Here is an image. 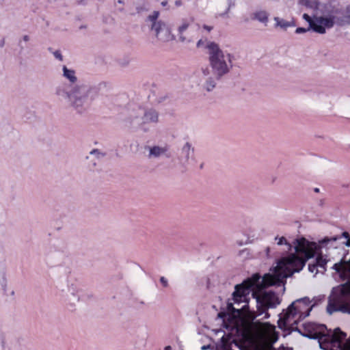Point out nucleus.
<instances>
[{"instance_id": "obj_7", "label": "nucleus", "mask_w": 350, "mask_h": 350, "mask_svg": "<svg viewBox=\"0 0 350 350\" xmlns=\"http://www.w3.org/2000/svg\"><path fill=\"white\" fill-rule=\"evenodd\" d=\"M310 299L308 297H304L293 301L287 308L286 312L284 314L283 321L286 323L292 319L299 314V321L304 320L310 315L312 308L315 306L313 304L310 306Z\"/></svg>"}, {"instance_id": "obj_15", "label": "nucleus", "mask_w": 350, "mask_h": 350, "mask_svg": "<svg viewBox=\"0 0 350 350\" xmlns=\"http://www.w3.org/2000/svg\"><path fill=\"white\" fill-rule=\"evenodd\" d=\"M269 13L265 10H256L251 14V19L252 21H257L267 26L269 21Z\"/></svg>"}, {"instance_id": "obj_17", "label": "nucleus", "mask_w": 350, "mask_h": 350, "mask_svg": "<svg viewBox=\"0 0 350 350\" xmlns=\"http://www.w3.org/2000/svg\"><path fill=\"white\" fill-rule=\"evenodd\" d=\"M274 21H275V27H280L284 30L289 27L296 26V23L294 19H292L291 21H286L283 18L275 16L274 17Z\"/></svg>"}, {"instance_id": "obj_49", "label": "nucleus", "mask_w": 350, "mask_h": 350, "mask_svg": "<svg viewBox=\"0 0 350 350\" xmlns=\"http://www.w3.org/2000/svg\"><path fill=\"white\" fill-rule=\"evenodd\" d=\"M78 4H83V0H75Z\"/></svg>"}, {"instance_id": "obj_22", "label": "nucleus", "mask_w": 350, "mask_h": 350, "mask_svg": "<svg viewBox=\"0 0 350 350\" xmlns=\"http://www.w3.org/2000/svg\"><path fill=\"white\" fill-rule=\"evenodd\" d=\"M159 16V12L154 11L151 14H150L147 17V21L152 22V25H154L155 24L163 23V21H157Z\"/></svg>"}, {"instance_id": "obj_25", "label": "nucleus", "mask_w": 350, "mask_h": 350, "mask_svg": "<svg viewBox=\"0 0 350 350\" xmlns=\"http://www.w3.org/2000/svg\"><path fill=\"white\" fill-rule=\"evenodd\" d=\"M235 5V0H228V8L225 10L224 12L221 13L219 14L221 17H226L227 16L228 12H230V9Z\"/></svg>"}, {"instance_id": "obj_11", "label": "nucleus", "mask_w": 350, "mask_h": 350, "mask_svg": "<svg viewBox=\"0 0 350 350\" xmlns=\"http://www.w3.org/2000/svg\"><path fill=\"white\" fill-rule=\"evenodd\" d=\"M302 17L308 23L310 28H312L313 31L320 34L325 33V29L323 27L322 16H313L311 17L308 14H304Z\"/></svg>"}, {"instance_id": "obj_40", "label": "nucleus", "mask_w": 350, "mask_h": 350, "mask_svg": "<svg viewBox=\"0 0 350 350\" xmlns=\"http://www.w3.org/2000/svg\"><path fill=\"white\" fill-rule=\"evenodd\" d=\"M203 28L204 29L207 30L208 31H211L213 29V27L208 26V25H203Z\"/></svg>"}, {"instance_id": "obj_30", "label": "nucleus", "mask_w": 350, "mask_h": 350, "mask_svg": "<svg viewBox=\"0 0 350 350\" xmlns=\"http://www.w3.org/2000/svg\"><path fill=\"white\" fill-rule=\"evenodd\" d=\"M48 50L50 51V52H52L53 53V55L54 57L57 59L59 61H62L63 60V56L61 53V51L59 50H57L54 52L52 51V49L51 47H49L48 49Z\"/></svg>"}, {"instance_id": "obj_47", "label": "nucleus", "mask_w": 350, "mask_h": 350, "mask_svg": "<svg viewBox=\"0 0 350 350\" xmlns=\"http://www.w3.org/2000/svg\"><path fill=\"white\" fill-rule=\"evenodd\" d=\"M264 313L265 314V319H268V318H269L270 314H269V313L267 312V310L265 312H264Z\"/></svg>"}, {"instance_id": "obj_1", "label": "nucleus", "mask_w": 350, "mask_h": 350, "mask_svg": "<svg viewBox=\"0 0 350 350\" xmlns=\"http://www.w3.org/2000/svg\"><path fill=\"white\" fill-rule=\"evenodd\" d=\"M206 49L208 50L210 66H202L200 70L203 79L202 87L203 90L210 92L216 88L217 82L222 80L232 68L234 56L228 53L225 55L215 42H208Z\"/></svg>"}, {"instance_id": "obj_34", "label": "nucleus", "mask_w": 350, "mask_h": 350, "mask_svg": "<svg viewBox=\"0 0 350 350\" xmlns=\"http://www.w3.org/2000/svg\"><path fill=\"white\" fill-rule=\"evenodd\" d=\"M90 154H95V155L97 156L98 158H99L100 155H101L103 157L105 155V154H103V153L100 152V151L98 149H93L90 152Z\"/></svg>"}, {"instance_id": "obj_23", "label": "nucleus", "mask_w": 350, "mask_h": 350, "mask_svg": "<svg viewBox=\"0 0 350 350\" xmlns=\"http://www.w3.org/2000/svg\"><path fill=\"white\" fill-rule=\"evenodd\" d=\"M275 240H278L277 244L278 245H286L287 247V251L288 252H290L293 249V245L290 243H288L286 240V239L284 237H276L275 238Z\"/></svg>"}, {"instance_id": "obj_54", "label": "nucleus", "mask_w": 350, "mask_h": 350, "mask_svg": "<svg viewBox=\"0 0 350 350\" xmlns=\"http://www.w3.org/2000/svg\"><path fill=\"white\" fill-rule=\"evenodd\" d=\"M117 3L120 4H123L124 1L122 0H118Z\"/></svg>"}, {"instance_id": "obj_57", "label": "nucleus", "mask_w": 350, "mask_h": 350, "mask_svg": "<svg viewBox=\"0 0 350 350\" xmlns=\"http://www.w3.org/2000/svg\"><path fill=\"white\" fill-rule=\"evenodd\" d=\"M202 167H203V164H201L200 168H202Z\"/></svg>"}, {"instance_id": "obj_29", "label": "nucleus", "mask_w": 350, "mask_h": 350, "mask_svg": "<svg viewBox=\"0 0 350 350\" xmlns=\"http://www.w3.org/2000/svg\"><path fill=\"white\" fill-rule=\"evenodd\" d=\"M345 25H350V5L345 8Z\"/></svg>"}, {"instance_id": "obj_8", "label": "nucleus", "mask_w": 350, "mask_h": 350, "mask_svg": "<svg viewBox=\"0 0 350 350\" xmlns=\"http://www.w3.org/2000/svg\"><path fill=\"white\" fill-rule=\"evenodd\" d=\"M292 245L295 250L293 254H301L304 256L312 255L314 258L318 251L320 250L319 245L316 242L308 241L304 237L295 239Z\"/></svg>"}, {"instance_id": "obj_19", "label": "nucleus", "mask_w": 350, "mask_h": 350, "mask_svg": "<svg viewBox=\"0 0 350 350\" xmlns=\"http://www.w3.org/2000/svg\"><path fill=\"white\" fill-rule=\"evenodd\" d=\"M189 25L190 22L187 19H183L182 21V24L178 28L179 40L181 42L186 41V38L183 36V33L188 29Z\"/></svg>"}, {"instance_id": "obj_35", "label": "nucleus", "mask_w": 350, "mask_h": 350, "mask_svg": "<svg viewBox=\"0 0 350 350\" xmlns=\"http://www.w3.org/2000/svg\"><path fill=\"white\" fill-rule=\"evenodd\" d=\"M160 282L162 284V285L164 286V287H167L168 286V282H167V280L162 276L160 278Z\"/></svg>"}, {"instance_id": "obj_37", "label": "nucleus", "mask_w": 350, "mask_h": 350, "mask_svg": "<svg viewBox=\"0 0 350 350\" xmlns=\"http://www.w3.org/2000/svg\"><path fill=\"white\" fill-rule=\"evenodd\" d=\"M317 265L316 264H313V265L309 264L308 265V270L310 272L313 273L315 270H317Z\"/></svg>"}, {"instance_id": "obj_56", "label": "nucleus", "mask_w": 350, "mask_h": 350, "mask_svg": "<svg viewBox=\"0 0 350 350\" xmlns=\"http://www.w3.org/2000/svg\"><path fill=\"white\" fill-rule=\"evenodd\" d=\"M82 28H85V26L81 25V26L80 27V29H82Z\"/></svg>"}, {"instance_id": "obj_16", "label": "nucleus", "mask_w": 350, "mask_h": 350, "mask_svg": "<svg viewBox=\"0 0 350 350\" xmlns=\"http://www.w3.org/2000/svg\"><path fill=\"white\" fill-rule=\"evenodd\" d=\"M346 333L341 331L339 327H336L332 335L331 342L333 344L336 343L338 346H340L342 341L346 338Z\"/></svg>"}, {"instance_id": "obj_21", "label": "nucleus", "mask_w": 350, "mask_h": 350, "mask_svg": "<svg viewBox=\"0 0 350 350\" xmlns=\"http://www.w3.org/2000/svg\"><path fill=\"white\" fill-rule=\"evenodd\" d=\"M327 263V260L324 258L321 254L317 256L315 264L317 265V267L322 268L325 271Z\"/></svg>"}, {"instance_id": "obj_27", "label": "nucleus", "mask_w": 350, "mask_h": 350, "mask_svg": "<svg viewBox=\"0 0 350 350\" xmlns=\"http://www.w3.org/2000/svg\"><path fill=\"white\" fill-rule=\"evenodd\" d=\"M299 320L298 321H295L291 325V330L292 332H298L300 335L302 336V334H304V330H301L300 328H299L297 327V324L299 323Z\"/></svg>"}, {"instance_id": "obj_4", "label": "nucleus", "mask_w": 350, "mask_h": 350, "mask_svg": "<svg viewBox=\"0 0 350 350\" xmlns=\"http://www.w3.org/2000/svg\"><path fill=\"white\" fill-rule=\"evenodd\" d=\"M261 276L258 273L253 274L251 278L244 280L241 284L235 285L234 291L232 293V299L235 304L242 302H248L247 296L252 292V296L256 299V304H259L263 300V296L261 297L258 293L254 291L258 286L262 288H267L263 286Z\"/></svg>"}, {"instance_id": "obj_50", "label": "nucleus", "mask_w": 350, "mask_h": 350, "mask_svg": "<svg viewBox=\"0 0 350 350\" xmlns=\"http://www.w3.org/2000/svg\"><path fill=\"white\" fill-rule=\"evenodd\" d=\"M269 252H270V248H269V247H267V249H266V253H267V256H269Z\"/></svg>"}, {"instance_id": "obj_13", "label": "nucleus", "mask_w": 350, "mask_h": 350, "mask_svg": "<svg viewBox=\"0 0 350 350\" xmlns=\"http://www.w3.org/2000/svg\"><path fill=\"white\" fill-rule=\"evenodd\" d=\"M141 120L142 122H137L139 126L149 123H157L159 121V113L152 108L148 109L144 111Z\"/></svg>"}, {"instance_id": "obj_5", "label": "nucleus", "mask_w": 350, "mask_h": 350, "mask_svg": "<svg viewBox=\"0 0 350 350\" xmlns=\"http://www.w3.org/2000/svg\"><path fill=\"white\" fill-rule=\"evenodd\" d=\"M323 14V27L325 30L332 28L335 25L345 26V8L342 6L329 2L325 4Z\"/></svg>"}, {"instance_id": "obj_55", "label": "nucleus", "mask_w": 350, "mask_h": 350, "mask_svg": "<svg viewBox=\"0 0 350 350\" xmlns=\"http://www.w3.org/2000/svg\"><path fill=\"white\" fill-rule=\"evenodd\" d=\"M11 295H14V291H12L11 293H10Z\"/></svg>"}, {"instance_id": "obj_6", "label": "nucleus", "mask_w": 350, "mask_h": 350, "mask_svg": "<svg viewBox=\"0 0 350 350\" xmlns=\"http://www.w3.org/2000/svg\"><path fill=\"white\" fill-rule=\"evenodd\" d=\"M326 310L330 315L336 312L350 314V290L341 288L338 293L332 294Z\"/></svg>"}, {"instance_id": "obj_39", "label": "nucleus", "mask_w": 350, "mask_h": 350, "mask_svg": "<svg viewBox=\"0 0 350 350\" xmlns=\"http://www.w3.org/2000/svg\"><path fill=\"white\" fill-rule=\"evenodd\" d=\"M340 265L339 263H335L334 266L332 267V269L336 271L337 272H339L340 271Z\"/></svg>"}, {"instance_id": "obj_12", "label": "nucleus", "mask_w": 350, "mask_h": 350, "mask_svg": "<svg viewBox=\"0 0 350 350\" xmlns=\"http://www.w3.org/2000/svg\"><path fill=\"white\" fill-rule=\"evenodd\" d=\"M194 157V148L190 142H186L181 148L178 160L183 164H186L189 162V159Z\"/></svg>"}, {"instance_id": "obj_24", "label": "nucleus", "mask_w": 350, "mask_h": 350, "mask_svg": "<svg viewBox=\"0 0 350 350\" xmlns=\"http://www.w3.org/2000/svg\"><path fill=\"white\" fill-rule=\"evenodd\" d=\"M339 239H340V237H338V236H334V237H332L331 238L325 237V238L322 239L321 240H320L319 241V243L320 245L319 247H320V248L321 247H324V246L327 245V244L328 243H329L331 241H336V240H338Z\"/></svg>"}, {"instance_id": "obj_38", "label": "nucleus", "mask_w": 350, "mask_h": 350, "mask_svg": "<svg viewBox=\"0 0 350 350\" xmlns=\"http://www.w3.org/2000/svg\"><path fill=\"white\" fill-rule=\"evenodd\" d=\"M340 237V239L341 237H343V238H345L347 239H349L350 238V234L347 231H345L342 233V234L340 236H338Z\"/></svg>"}, {"instance_id": "obj_9", "label": "nucleus", "mask_w": 350, "mask_h": 350, "mask_svg": "<svg viewBox=\"0 0 350 350\" xmlns=\"http://www.w3.org/2000/svg\"><path fill=\"white\" fill-rule=\"evenodd\" d=\"M302 327L304 330V334H302V336L314 340L319 338L318 332H323L327 329L325 325L313 322L305 323L302 325Z\"/></svg>"}, {"instance_id": "obj_33", "label": "nucleus", "mask_w": 350, "mask_h": 350, "mask_svg": "<svg viewBox=\"0 0 350 350\" xmlns=\"http://www.w3.org/2000/svg\"><path fill=\"white\" fill-rule=\"evenodd\" d=\"M229 317V314L227 312H225V311H223V312H219L218 314H217V317L219 318V319H223L224 321L228 317Z\"/></svg>"}, {"instance_id": "obj_3", "label": "nucleus", "mask_w": 350, "mask_h": 350, "mask_svg": "<svg viewBox=\"0 0 350 350\" xmlns=\"http://www.w3.org/2000/svg\"><path fill=\"white\" fill-rule=\"evenodd\" d=\"M313 258L312 255L299 256L297 254H290L277 261V266L273 268L272 273L263 276L262 282L265 287L284 285L285 279L293 273L299 272L306 265V262Z\"/></svg>"}, {"instance_id": "obj_51", "label": "nucleus", "mask_w": 350, "mask_h": 350, "mask_svg": "<svg viewBox=\"0 0 350 350\" xmlns=\"http://www.w3.org/2000/svg\"><path fill=\"white\" fill-rule=\"evenodd\" d=\"M164 350H172V347L170 346H167L165 347Z\"/></svg>"}, {"instance_id": "obj_2", "label": "nucleus", "mask_w": 350, "mask_h": 350, "mask_svg": "<svg viewBox=\"0 0 350 350\" xmlns=\"http://www.w3.org/2000/svg\"><path fill=\"white\" fill-rule=\"evenodd\" d=\"M62 71L63 77L68 79L70 83L57 86L55 94L60 98L67 100L78 113H83L88 110L94 99L92 96L94 89L86 84H76L77 77L75 70L63 66Z\"/></svg>"}, {"instance_id": "obj_52", "label": "nucleus", "mask_w": 350, "mask_h": 350, "mask_svg": "<svg viewBox=\"0 0 350 350\" xmlns=\"http://www.w3.org/2000/svg\"><path fill=\"white\" fill-rule=\"evenodd\" d=\"M165 156H166V157H167V158H170V157H171V156H172L170 153H167V152H166V153H165Z\"/></svg>"}, {"instance_id": "obj_43", "label": "nucleus", "mask_w": 350, "mask_h": 350, "mask_svg": "<svg viewBox=\"0 0 350 350\" xmlns=\"http://www.w3.org/2000/svg\"><path fill=\"white\" fill-rule=\"evenodd\" d=\"M175 5L177 7L180 6V5H182V1L180 0H176V1H175Z\"/></svg>"}, {"instance_id": "obj_44", "label": "nucleus", "mask_w": 350, "mask_h": 350, "mask_svg": "<svg viewBox=\"0 0 350 350\" xmlns=\"http://www.w3.org/2000/svg\"><path fill=\"white\" fill-rule=\"evenodd\" d=\"M23 40L25 41V42H28L29 40V36L28 35H25L23 36Z\"/></svg>"}, {"instance_id": "obj_32", "label": "nucleus", "mask_w": 350, "mask_h": 350, "mask_svg": "<svg viewBox=\"0 0 350 350\" xmlns=\"http://www.w3.org/2000/svg\"><path fill=\"white\" fill-rule=\"evenodd\" d=\"M0 283L1 284L2 289H3V292L5 293H6L7 281H6V278L5 277L4 272L3 273L2 280H1V281H0Z\"/></svg>"}, {"instance_id": "obj_28", "label": "nucleus", "mask_w": 350, "mask_h": 350, "mask_svg": "<svg viewBox=\"0 0 350 350\" xmlns=\"http://www.w3.org/2000/svg\"><path fill=\"white\" fill-rule=\"evenodd\" d=\"M231 344H233L236 347H237L240 350H244L245 346L241 341H239L237 339H232L231 341Z\"/></svg>"}, {"instance_id": "obj_18", "label": "nucleus", "mask_w": 350, "mask_h": 350, "mask_svg": "<svg viewBox=\"0 0 350 350\" xmlns=\"http://www.w3.org/2000/svg\"><path fill=\"white\" fill-rule=\"evenodd\" d=\"M167 151H168V147L167 146H164V147L154 146L149 148V157H159L161 154L166 153Z\"/></svg>"}, {"instance_id": "obj_45", "label": "nucleus", "mask_w": 350, "mask_h": 350, "mask_svg": "<svg viewBox=\"0 0 350 350\" xmlns=\"http://www.w3.org/2000/svg\"><path fill=\"white\" fill-rule=\"evenodd\" d=\"M227 307H228V310H231V309L235 310L234 308L233 304L232 303H228V305H227Z\"/></svg>"}, {"instance_id": "obj_41", "label": "nucleus", "mask_w": 350, "mask_h": 350, "mask_svg": "<svg viewBox=\"0 0 350 350\" xmlns=\"http://www.w3.org/2000/svg\"><path fill=\"white\" fill-rule=\"evenodd\" d=\"M203 44H204V41H203L202 40H201V39H200V40H199L198 41L196 46H197V47H198V48H199V47H200Z\"/></svg>"}, {"instance_id": "obj_31", "label": "nucleus", "mask_w": 350, "mask_h": 350, "mask_svg": "<svg viewBox=\"0 0 350 350\" xmlns=\"http://www.w3.org/2000/svg\"><path fill=\"white\" fill-rule=\"evenodd\" d=\"M310 30H312V28H310V26H308V27H307V28L297 27L295 29V33H297V34L304 33L309 31Z\"/></svg>"}, {"instance_id": "obj_14", "label": "nucleus", "mask_w": 350, "mask_h": 350, "mask_svg": "<svg viewBox=\"0 0 350 350\" xmlns=\"http://www.w3.org/2000/svg\"><path fill=\"white\" fill-rule=\"evenodd\" d=\"M263 300L270 308H274L280 304V301L273 291H264Z\"/></svg>"}, {"instance_id": "obj_46", "label": "nucleus", "mask_w": 350, "mask_h": 350, "mask_svg": "<svg viewBox=\"0 0 350 350\" xmlns=\"http://www.w3.org/2000/svg\"><path fill=\"white\" fill-rule=\"evenodd\" d=\"M5 45V39L3 38L1 41H0V47L3 48Z\"/></svg>"}, {"instance_id": "obj_10", "label": "nucleus", "mask_w": 350, "mask_h": 350, "mask_svg": "<svg viewBox=\"0 0 350 350\" xmlns=\"http://www.w3.org/2000/svg\"><path fill=\"white\" fill-rule=\"evenodd\" d=\"M151 29L155 31L156 37L163 42H168L175 39L174 35L171 33L170 29L164 22L151 25Z\"/></svg>"}, {"instance_id": "obj_53", "label": "nucleus", "mask_w": 350, "mask_h": 350, "mask_svg": "<svg viewBox=\"0 0 350 350\" xmlns=\"http://www.w3.org/2000/svg\"><path fill=\"white\" fill-rule=\"evenodd\" d=\"M314 191L316 192V193H319V189L316 187L314 189Z\"/></svg>"}, {"instance_id": "obj_26", "label": "nucleus", "mask_w": 350, "mask_h": 350, "mask_svg": "<svg viewBox=\"0 0 350 350\" xmlns=\"http://www.w3.org/2000/svg\"><path fill=\"white\" fill-rule=\"evenodd\" d=\"M257 311L258 312V315L262 314L264 312H265L267 309L269 308L268 306L265 303L264 301H261L260 304H257Z\"/></svg>"}, {"instance_id": "obj_20", "label": "nucleus", "mask_w": 350, "mask_h": 350, "mask_svg": "<svg viewBox=\"0 0 350 350\" xmlns=\"http://www.w3.org/2000/svg\"><path fill=\"white\" fill-rule=\"evenodd\" d=\"M298 3L299 5L313 10H317L320 4L319 0H299Z\"/></svg>"}, {"instance_id": "obj_42", "label": "nucleus", "mask_w": 350, "mask_h": 350, "mask_svg": "<svg viewBox=\"0 0 350 350\" xmlns=\"http://www.w3.org/2000/svg\"><path fill=\"white\" fill-rule=\"evenodd\" d=\"M211 348V345H203L202 347H201V349L202 350H208Z\"/></svg>"}, {"instance_id": "obj_48", "label": "nucleus", "mask_w": 350, "mask_h": 350, "mask_svg": "<svg viewBox=\"0 0 350 350\" xmlns=\"http://www.w3.org/2000/svg\"><path fill=\"white\" fill-rule=\"evenodd\" d=\"M161 4L162 6H166L167 5V1H162Z\"/></svg>"}, {"instance_id": "obj_36", "label": "nucleus", "mask_w": 350, "mask_h": 350, "mask_svg": "<svg viewBox=\"0 0 350 350\" xmlns=\"http://www.w3.org/2000/svg\"><path fill=\"white\" fill-rule=\"evenodd\" d=\"M138 118V116H131L130 117L129 119H128V121L130 124L131 126H133L134 124H135V121L136 119Z\"/></svg>"}]
</instances>
